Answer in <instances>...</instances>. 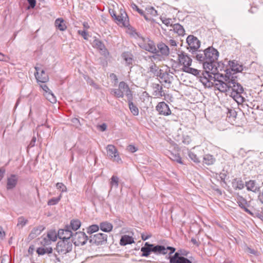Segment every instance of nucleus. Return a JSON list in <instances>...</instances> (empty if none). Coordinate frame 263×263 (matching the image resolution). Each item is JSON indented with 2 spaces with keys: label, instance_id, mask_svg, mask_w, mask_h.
Returning a JSON list of instances; mask_svg holds the SVG:
<instances>
[{
  "label": "nucleus",
  "instance_id": "nucleus-1",
  "mask_svg": "<svg viewBox=\"0 0 263 263\" xmlns=\"http://www.w3.org/2000/svg\"><path fill=\"white\" fill-rule=\"evenodd\" d=\"M228 71L229 69L226 70V74L224 76L222 74H211L213 78L212 82L213 84L212 87H214L220 92L228 94L230 88H231V85L233 84L231 81V72Z\"/></svg>",
  "mask_w": 263,
  "mask_h": 263
},
{
  "label": "nucleus",
  "instance_id": "nucleus-2",
  "mask_svg": "<svg viewBox=\"0 0 263 263\" xmlns=\"http://www.w3.org/2000/svg\"><path fill=\"white\" fill-rule=\"evenodd\" d=\"M185 68H182L181 71L192 74L196 76L200 82L207 88H211L213 85L212 80L213 79L212 76L210 72L205 70V71H200L197 69L191 68L190 67H185Z\"/></svg>",
  "mask_w": 263,
  "mask_h": 263
},
{
  "label": "nucleus",
  "instance_id": "nucleus-3",
  "mask_svg": "<svg viewBox=\"0 0 263 263\" xmlns=\"http://www.w3.org/2000/svg\"><path fill=\"white\" fill-rule=\"evenodd\" d=\"M205 54L206 62L203 64V68L208 70L211 74H214L217 69L216 61L219 57V52L212 47H209L205 49Z\"/></svg>",
  "mask_w": 263,
  "mask_h": 263
},
{
  "label": "nucleus",
  "instance_id": "nucleus-4",
  "mask_svg": "<svg viewBox=\"0 0 263 263\" xmlns=\"http://www.w3.org/2000/svg\"><path fill=\"white\" fill-rule=\"evenodd\" d=\"M190 254L189 251L179 249L173 256H170L166 258L169 259L170 263H190L192 261L185 257Z\"/></svg>",
  "mask_w": 263,
  "mask_h": 263
},
{
  "label": "nucleus",
  "instance_id": "nucleus-5",
  "mask_svg": "<svg viewBox=\"0 0 263 263\" xmlns=\"http://www.w3.org/2000/svg\"><path fill=\"white\" fill-rule=\"evenodd\" d=\"M73 241L71 239L60 240L58 241L55 250L59 255H65L72 250Z\"/></svg>",
  "mask_w": 263,
  "mask_h": 263
},
{
  "label": "nucleus",
  "instance_id": "nucleus-6",
  "mask_svg": "<svg viewBox=\"0 0 263 263\" xmlns=\"http://www.w3.org/2000/svg\"><path fill=\"white\" fill-rule=\"evenodd\" d=\"M36 251L39 256L47 254L54 262L61 261V259L58 256V255L55 253H53V249L50 246H42L37 248Z\"/></svg>",
  "mask_w": 263,
  "mask_h": 263
},
{
  "label": "nucleus",
  "instance_id": "nucleus-7",
  "mask_svg": "<svg viewBox=\"0 0 263 263\" xmlns=\"http://www.w3.org/2000/svg\"><path fill=\"white\" fill-rule=\"evenodd\" d=\"M157 51L153 56L154 59L160 60V57H166L170 54V48L165 44L161 42L157 44Z\"/></svg>",
  "mask_w": 263,
  "mask_h": 263
},
{
  "label": "nucleus",
  "instance_id": "nucleus-8",
  "mask_svg": "<svg viewBox=\"0 0 263 263\" xmlns=\"http://www.w3.org/2000/svg\"><path fill=\"white\" fill-rule=\"evenodd\" d=\"M106 149L107 156L110 160L119 164L122 163V161L119 156L118 151L114 145H108Z\"/></svg>",
  "mask_w": 263,
  "mask_h": 263
},
{
  "label": "nucleus",
  "instance_id": "nucleus-9",
  "mask_svg": "<svg viewBox=\"0 0 263 263\" xmlns=\"http://www.w3.org/2000/svg\"><path fill=\"white\" fill-rule=\"evenodd\" d=\"M178 55V65L182 66V68L185 67H190L192 65V59L189 55L183 51H178L177 52Z\"/></svg>",
  "mask_w": 263,
  "mask_h": 263
},
{
  "label": "nucleus",
  "instance_id": "nucleus-10",
  "mask_svg": "<svg viewBox=\"0 0 263 263\" xmlns=\"http://www.w3.org/2000/svg\"><path fill=\"white\" fill-rule=\"evenodd\" d=\"M111 16L116 21L117 24L124 27H127L129 25L128 17L124 10L121 9L118 14L113 13V15L111 14Z\"/></svg>",
  "mask_w": 263,
  "mask_h": 263
},
{
  "label": "nucleus",
  "instance_id": "nucleus-11",
  "mask_svg": "<svg viewBox=\"0 0 263 263\" xmlns=\"http://www.w3.org/2000/svg\"><path fill=\"white\" fill-rule=\"evenodd\" d=\"M71 240L76 246H83L86 243L88 237L84 232H78L73 234Z\"/></svg>",
  "mask_w": 263,
  "mask_h": 263
},
{
  "label": "nucleus",
  "instance_id": "nucleus-12",
  "mask_svg": "<svg viewBox=\"0 0 263 263\" xmlns=\"http://www.w3.org/2000/svg\"><path fill=\"white\" fill-rule=\"evenodd\" d=\"M186 43L188 44L189 48L190 49V51H191L192 53L196 51L200 46V41L197 37L193 35H190L187 36Z\"/></svg>",
  "mask_w": 263,
  "mask_h": 263
},
{
  "label": "nucleus",
  "instance_id": "nucleus-13",
  "mask_svg": "<svg viewBox=\"0 0 263 263\" xmlns=\"http://www.w3.org/2000/svg\"><path fill=\"white\" fill-rule=\"evenodd\" d=\"M90 242L97 245H102L107 241V235L104 233H97L90 236Z\"/></svg>",
  "mask_w": 263,
  "mask_h": 263
},
{
  "label": "nucleus",
  "instance_id": "nucleus-14",
  "mask_svg": "<svg viewBox=\"0 0 263 263\" xmlns=\"http://www.w3.org/2000/svg\"><path fill=\"white\" fill-rule=\"evenodd\" d=\"M156 109L160 115L167 116L172 114L168 105L164 102H159L156 106Z\"/></svg>",
  "mask_w": 263,
  "mask_h": 263
},
{
  "label": "nucleus",
  "instance_id": "nucleus-15",
  "mask_svg": "<svg viewBox=\"0 0 263 263\" xmlns=\"http://www.w3.org/2000/svg\"><path fill=\"white\" fill-rule=\"evenodd\" d=\"M58 236L60 240L71 239L73 233L66 226L63 229H60L58 232Z\"/></svg>",
  "mask_w": 263,
  "mask_h": 263
},
{
  "label": "nucleus",
  "instance_id": "nucleus-16",
  "mask_svg": "<svg viewBox=\"0 0 263 263\" xmlns=\"http://www.w3.org/2000/svg\"><path fill=\"white\" fill-rule=\"evenodd\" d=\"M236 198V202L238 204L239 207L243 209L248 214L251 216H253V213L246 207V205L248 204L247 200L239 194H237Z\"/></svg>",
  "mask_w": 263,
  "mask_h": 263
},
{
  "label": "nucleus",
  "instance_id": "nucleus-17",
  "mask_svg": "<svg viewBox=\"0 0 263 263\" xmlns=\"http://www.w3.org/2000/svg\"><path fill=\"white\" fill-rule=\"evenodd\" d=\"M229 65L230 69H228V72L230 71L232 76H233L235 72H239L243 70L242 65L239 64L237 61L234 60L230 61L229 62Z\"/></svg>",
  "mask_w": 263,
  "mask_h": 263
},
{
  "label": "nucleus",
  "instance_id": "nucleus-18",
  "mask_svg": "<svg viewBox=\"0 0 263 263\" xmlns=\"http://www.w3.org/2000/svg\"><path fill=\"white\" fill-rule=\"evenodd\" d=\"M35 69L36 71L34 73V76L37 81L42 83L46 82L48 80V76L45 73V71L42 70L41 73H40L39 71L40 69L39 67H35Z\"/></svg>",
  "mask_w": 263,
  "mask_h": 263
},
{
  "label": "nucleus",
  "instance_id": "nucleus-19",
  "mask_svg": "<svg viewBox=\"0 0 263 263\" xmlns=\"http://www.w3.org/2000/svg\"><path fill=\"white\" fill-rule=\"evenodd\" d=\"M17 181V176L14 174H11L7 178V189L11 190L14 189L16 186Z\"/></svg>",
  "mask_w": 263,
  "mask_h": 263
},
{
  "label": "nucleus",
  "instance_id": "nucleus-20",
  "mask_svg": "<svg viewBox=\"0 0 263 263\" xmlns=\"http://www.w3.org/2000/svg\"><path fill=\"white\" fill-rule=\"evenodd\" d=\"M243 91V89L240 88L239 90L237 89V92H231V94L230 95L238 104H241L245 100V99L241 96Z\"/></svg>",
  "mask_w": 263,
  "mask_h": 263
},
{
  "label": "nucleus",
  "instance_id": "nucleus-21",
  "mask_svg": "<svg viewBox=\"0 0 263 263\" xmlns=\"http://www.w3.org/2000/svg\"><path fill=\"white\" fill-rule=\"evenodd\" d=\"M119 88H122L123 91L126 92L125 95L127 99L128 103L133 102L132 92L128 86L124 82H121L119 83Z\"/></svg>",
  "mask_w": 263,
  "mask_h": 263
},
{
  "label": "nucleus",
  "instance_id": "nucleus-22",
  "mask_svg": "<svg viewBox=\"0 0 263 263\" xmlns=\"http://www.w3.org/2000/svg\"><path fill=\"white\" fill-rule=\"evenodd\" d=\"M235 78H236V77L231 76V81H232L233 84L231 85V88H230V91L228 94L231 95V92H237V89L239 90L240 88L243 89V87L235 80Z\"/></svg>",
  "mask_w": 263,
  "mask_h": 263
},
{
  "label": "nucleus",
  "instance_id": "nucleus-23",
  "mask_svg": "<svg viewBox=\"0 0 263 263\" xmlns=\"http://www.w3.org/2000/svg\"><path fill=\"white\" fill-rule=\"evenodd\" d=\"M165 83L171 84L174 78L173 77L167 72H163L162 70L158 76Z\"/></svg>",
  "mask_w": 263,
  "mask_h": 263
},
{
  "label": "nucleus",
  "instance_id": "nucleus-24",
  "mask_svg": "<svg viewBox=\"0 0 263 263\" xmlns=\"http://www.w3.org/2000/svg\"><path fill=\"white\" fill-rule=\"evenodd\" d=\"M245 186L247 187V190L249 191L257 193L259 191V187L256 185V183L255 180H250L246 182Z\"/></svg>",
  "mask_w": 263,
  "mask_h": 263
},
{
  "label": "nucleus",
  "instance_id": "nucleus-25",
  "mask_svg": "<svg viewBox=\"0 0 263 263\" xmlns=\"http://www.w3.org/2000/svg\"><path fill=\"white\" fill-rule=\"evenodd\" d=\"M44 229L45 227L43 226H39L34 228L29 234L28 238L30 239L35 238L41 234Z\"/></svg>",
  "mask_w": 263,
  "mask_h": 263
},
{
  "label": "nucleus",
  "instance_id": "nucleus-26",
  "mask_svg": "<svg viewBox=\"0 0 263 263\" xmlns=\"http://www.w3.org/2000/svg\"><path fill=\"white\" fill-rule=\"evenodd\" d=\"M152 252L156 254L159 255H165L167 254V251H166L165 247L161 245H154L152 244Z\"/></svg>",
  "mask_w": 263,
  "mask_h": 263
},
{
  "label": "nucleus",
  "instance_id": "nucleus-27",
  "mask_svg": "<svg viewBox=\"0 0 263 263\" xmlns=\"http://www.w3.org/2000/svg\"><path fill=\"white\" fill-rule=\"evenodd\" d=\"M232 185L234 190H242L244 188L245 184L240 178H236L232 180Z\"/></svg>",
  "mask_w": 263,
  "mask_h": 263
},
{
  "label": "nucleus",
  "instance_id": "nucleus-28",
  "mask_svg": "<svg viewBox=\"0 0 263 263\" xmlns=\"http://www.w3.org/2000/svg\"><path fill=\"white\" fill-rule=\"evenodd\" d=\"M152 247H153L152 244H150L148 242H145L144 246L141 248V251L142 252L141 256L144 257L148 256L151 252H152Z\"/></svg>",
  "mask_w": 263,
  "mask_h": 263
},
{
  "label": "nucleus",
  "instance_id": "nucleus-29",
  "mask_svg": "<svg viewBox=\"0 0 263 263\" xmlns=\"http://www.w3.org/2000/svg\"><path fill=\"white\" fill-rule=\"evenodd\" d=\"M153 85L154 89L153 95L156 98H160L164 96L162 87L161 85L159 84H153Z\"/></svg>",
  "mask_w": 263,
  "mask_h": 263
},
{
  "label": "nucleus",
  "instance_id": "nucleus-30",
  "mask_svg": "<svg viewBox=\"0 0 263 263\" xmlns=\"http://www.w3.org/2000/svg\"><path fill=\"white\" fill-rule=\"evenodd\" d=\"M55 26L60 31H65L67 29V26L62 18H58L55 21Z\"/></svg>",
  "mask_w": 263,
  "mask_h": 263
},
{
  "label": "nucleus",
  "instance_id": "nucleus-31",
  "mask_svg": "<svg viewBox=\"0 0 263 263\" xmlns=\"http://www.w3.org/2000/svg\"><path fill=\"white\" fill-rule=\"evenodd\" d=\"M171 27L173 29L174 31L177 33L179 35L183 36L185 34V30L182 26L177 23L171 25Z\"/></svg>",
  "mask_w": 263,
  "mask_h": 263
},
{
  "label": "nucleus",
  "instance_id": "nucleus-32",
  "mask_svg": "<svg viewBox=\"0 0 263 263\" xmlns=\"http://www.w3.org/2000/svg\"><path fill=\"white\" fill-rule=\"evenodd\" d=\"M134 242L133 238L127 235H124L122 236L120 240V245L121 246H125L128 244H132Z\"/></svg>",
  "mask_w": 263,
  "mask_h": 263
},
{
  "label": "nucleus",
  "instance_id": "nucleus-33",
  "mask_svg": "<svg viewBox=\"0 0 263 263\" xmlns=\"http://www.w3.org/2000/svg\"><path fill=\"white\" fill-rule=\"evenodd\" d=\"M100 228L101 231L105 232H109L112 231L113 228L112 224L107 221L101 222L100 224Z\"/></svg>",
  "mask_w": 263,
  "mask_h": 263
},
{
  "label": "nucleus",
  "instance_id": "nucleus-34",
  "mask_svg": "<svg viewBox=\"0 0 263 263\" xmlns=\"http://www.w3.org/2000/svg\"><path fill=\"white\" fill-rule=\"evenodd\" d=\"M81 221L78 219H72L71 220L70 225H67L66 226L71 231L77 230L81 226Z\"/></svg>",
  "mask_w": 263,
  "mask_h": 263
},
{
  "label": "nucleus",
  "instance_id": "nucleus-35",
  "mask_svg": "<svg viewBox=\"0 0 263 263\" xmlns=\"http://www.w3.org/2000/svg\"><path fill=\"white\" fill-rule=\"evenodd\" d=\"M161 71V69H159L158 66H157L155 63H153L148 68V72L151 73L154 76L158 77Z\"/></svg>",
  "mask_w": 263,
  "mask_h": 263
},
{
  "label": "nucleus",
  "instance_id": "nucleus-36",
  "mask_svg": "<svg viewBox=\"0 0 263 263\" xmlns=\"http://www.w3.org/2000/svg\"><path fill=\"white\" fill-rule=\"evenodd\" d=\"M143 48L145 50L154 54L157 51V48L156 47L154 43L151 40L148 41L147 44H146Z\"/></svg>",
  "mask_w": 263,
  "mask_h": 263
},
{
  "label": "nucleus",
  "instance_id": "nucleus-37",
  "mask_svg": "<svg viewBox=\"0 0 263 263\" xmlns=\"http://www.w3.org/2000/svg\"><path fill=\"white\" fill-rule=\"evenodd\" d=\"M168 157L173 161H176L180 164H182L183 162L181 160V158L178 153H173L171 152H168L167 154Z\"/></svg>",
  "mask_w": 263,
  "mask_h": 263
},
{
  "label": "nucleus",
  "instance_id": "nucleus-38",
  "mask_svg": "<svg viewBox=\"0 0 263 263\" xmlns=\"http://www.w3.org/2000/svg\"><path fill=\"white\" fill-rule=\"evenodd\" d=\"M122 57L127 65H132L133 59V55L129 52H123Z\"/></svg>",
  "mask_w": 263,
  "mask_h": 263
},
{
  "label": "nucleus",
  "instance_id": "nucleus-39",
  "mask_svg": "<svg viewBox=\"0 0 263 263\" xmlns=\"http://www.w3.org/2000/svg\"><path fill=\"white\" fill-rule=\"evenodd\" d=\"M119 178L118 176L113 175L111 178H110V190H111L113 187H115V189H117L119 185Z\"/></svg>",
  "mask_w": 263,
  "mask_h": 263
},
{
  "label": "nucleus",
  "instance_id": "nucleus-40",
  "mask_svg": "<svg viewBox=\"0 0 263 263\" xmlns=\"http://www.w3.org/2000/svg\"><path fill=\"white\" fill-rule=\"evenodd\" d=\"M215 162V159L212 155L208 154L204 155L203 159V163L206 165H212Z\"/></svg>",
  "mask_w": 263,
  "mask_h": 263
},
{
  "label": "nucleus",
  "instance_id": "nucleus-41",
  "mask_svg": "<svg viewBox=\"0 0 263 263\" xmlns=\"http://www.w3.org/2000/svg\"><path fill=\"white\" fill-rule=\"evenodd\" d=\"M205 57V50L203 51H199L196 54V59L197 61L202 63L203 65L204 63L206 62Z\"/></svg>",
  "mask_w": 263,
  "mask_h": 263
},
{
  "label": "nucleus",
  "instance_id": "nucleus-42",
  "mask_svg": "<svg viewBox=\"0 0 263 263\" xmlns=\"http://www.w3.org/2000/svg\"><path fill=\"white\" fill-rule=\"evenodd\" d=\"M110 93L117 98H122L124 96L123 90L122 88L112 89Z\"/></svg>",
  "mask_w": 263,
  "mask_h": 263
},
{
  "label": "nucleus",
  "instance_id": "nucleus-43",
  "mask_svg": "<svg viewBox=\"0 0 263 263\" xmlns=\"http://www.w3.org/2000/svg\"><path fill=\"white\" fill-rule=\"evenodd\" d=\"M128 106L130 109V112L134 116H138L139 114V109L134 104L133 102L128 103Z\"/></svg>",
  "mask_w": 263,
  "mask_h": 263
},
{
  "label": "nucleus",
  "instance_id": "nucleus-44",
  "mask_svg": "<svg viewBox=\"0 0 263 263\" xmlns=\"http://www.w3.org/2000/svg\"><path fill=\"white\" fill-rule=\"evenodd\" d=\"M62 197V194H60L59 197L50 199V200H48L47 204L48 205H54L57 204L58 202L60 201Z\"/></svg>",
  "mask_w": 263,
  "mask_h": 263
},
{
  "label": "nucleus",
  "instance_id": "nucleus-45",
  "mask_svg": "<svg viewBox=\"0 0 263 263\" xmlns=\"http://www.w3.org/2000/svg\"><path fill=\"white\" fill-rule=\"evenodd\" d=\"M166 43L170 46L172 50L177 51V47L178 43L174 39H170L167 41Z\"/></svg>",
  "mask_w": 263,
  "mask_h": 263
},
{
  "label": "nucleus",
  "instance_id": "nucleus-46",
  "mask_svg": "<svg viewBox=\"0 0 263 263\" xmlns=\"http://www.w3.org/2000/svg\"><path fill=\"white\" fill-rule=\"evenodd\" d=\"M45 96L52 103H55L57 101L56 97L51 91H49L48 93H45Z\"/></svg>",
  "mask_w": 263,
  "mask_h": 263
},
{
  "label": "nucleus",
  "instance_id": "nucleus-47",
  "mask_svg": "<svg viewBox=\"0 0 263 263\" xmlns=\"http://www.w3.org/2000/svg\"><path fill=\"white\" fill-rule=\"evenodd\" d=\"M84 79L86 80L87 83L89 84L90 85L92 86L96 89H100L99 86L95 83L93 80L90 78L89 77L86 76L84 77Z\"/></svg>",
  "mask_w": 263,
  "mask_h": 263
},
{
  "label": "nucleus",
  "instance_id": "nucleus-48",
  "mask_svg": "<svg viewBox=\"0 0 263 263\" xmlns=\"http://www.w3.org/2000/svg\"><path fill=\"white\" fill-rule=\"evenodd\" d=\"M96 45L97 47L102 51L104 53L107 51V50L105 48V45L104 44L100 41H96Z\"/></svg>",
  "mask_w": 263,
  "mask_h": 263
},
{
  "label": "nucleus",
  "instance_id": "nucleus-49",
  "mask_svg": "<svg viewBox=\"0 0 263 263\" xmlns=\"http://www.w3.org/2000/svg\"><path fill=\"white\" fill-rule=\"evenodd\" d=\"M100 228V226L97 224H93L89 226L87 229V233L89 234H92L93 233L97 232Z\"/></svg>",
  "mask_w": 263,
  "mask_h": 263
},
{
  "label": "nucleus",
  "instance_id": "nucleus-50",
  "mask_svg": "<svg viewBox=\"0 0 263 263\" xmlns=\"http://www.w3.org/2000/svg\"><path fill=\"white\" fill-rule=\"evenodd\" d=\"M55 186L58 190L61 192L62 194L64 192H67V189L66 186L62 182H58L56 184Z\"/></svg>",
  "mask_w": 263,
  "mask_h": 263
},
{
  "label": "nucleus",
  "instance_id": "nucleus-51",
  "mask_svg": "<svg viewBox=\"0 0 263 263\" xmlns=\"http://www.w3.org/2000/svg\"><path fill=\"white\" fill-rule=\"evenodd\" d=\"M28 220L24 217H20L18 218L17 226L23 228L27 223Z\"/></svg>",
  "mask_w": 263,
  "mask_h": 263
},
{
  "label": "nucleus",
  "instance_id": "nucleus-52",
  "mask_svg": "<svg viewBox=\"0 0 263 263\" xmlns=\"http://www.w3.org/2000/svg\"><path fill=\"white\" fill-rule=\"evenodd\" d=\"M47 237L50 241H55L57 239V234L54 231L49 232L47 234Z\"/></svg>",
  "mask_w": 263,
  "mask_h": 263
},
{
  "label": "nucleus",
  "instance_id": "nucleus-53",
  "mask_svg": "<svg viewBox=\"0 0 263 263\" xmlns=\"http://www.w3.org/2000/svg\"><path fill=\"white\" fill-rule=\"evenodd\" d=\"M146 10L147 14H151L153 16H156L158 15L157 10H156L153 7H147L146 8Z\"/></svg>",
  "mask_w": 263,
  "mask_h": 263
},
{
  "label": "nucleus",
  "instance_id": "nucleus-54",
  "mask_svg": "<svg viewBox=\"0 0 263 263\" xmlns=\"http://www.w3.org/2000/svg\"><path fill=\"white\" fill-rule=\"evenodd\" d=\"M188 155L189 157L195 162H199L200 160L197 157L196 155H195L193 152L189 151L188 153Z\"/></svg>",
  "mask_w": 263,
  "mask_h": 263
},
{
  "label": "nucleus",
  "instance_id": "nucleus-55",
  "mask_svg": "<svg viewBox=\"0 0 263 263\" xmlns=\"http://www.w3.org/2000/svg\"><path fill=\"white\" fill-rule=\"evenodd\" d=\"M51 241L47 237H44L41 241L42 246H49Z\"/></svg>",
  "mask_w": 263,
  "mask_h": 263
},
{
  "label": "nucleus",
  "instance_id": "nucleus-56",
  "mask_svg": "<svg viewBox=\"0 0 263 263\" xmlns=\"http://www.w3.org/2000/svg\"><path fill=\"white\" fill-rule=\"evenodd\" d=\"M160 19L162 21V23L164 24H165L166 26H171V25H172V24H171V22L172 21L171 18L161 17Z\"/></svg>",
  "mask_w": 263,
  "mask_h": 263
},
{
  "label": "nucleus",
  "instance_id": "nucleus-57",
  "mask_svg": "<svg viewBox=\"0 0 263 263\" xmlns=\"http://www.w3.org/2000/svg\"><path fill=\"white\" fill-rule=\"evenodd\" d=\"M133 9L136 10V11L141 15H144V11L140 9L135 4H132L131 5Z\"/></svg>",
  "mask_w": 263,
  "mask_h": 263
},
{
  "label": "nucleus",
  "instance_id": "nucleus-58",
  "mask_svg": "<svg viewBox=\"0 0 263 263\" xmlns=\"http://www.w3.org/2000/svg\"><path fill=\"white\" fill-rule=\"evenodd\" d=\"M78 33L79 34L82 35L85 40L87 39L88 33L85 30H79L78 31Z\"/></svg>",
  "mask_w": 263,
  "mask_h": 263
},
{
  "label": "nucleus",
  "instance_id": "nucleus-59",
  "mask_svg": "<svg viewBox=\"0 0 263 263\" xmlns=\"http://www.w3.org/2000/svg\"><path fill=\"white\" fill-rule=\"evenodd\" d=\"M237 115L236 112L232 109H229L228 112V116L229 117H236Z\"/></svg>",
  "mask_w": 263,
  "mask_h": 263
},
{
  "label": "nucleus",
  "instance_id": "nucleus-60",
  "mask_svg": "<svg viewBox=\"0 0 263 263\" xmlns=\"http://www.w3.org/2000/svg\"><path fill=\"white\" fill-rule=\"evenodd\" d=\"M246 252L249 254L256 255L257 251H256L254 249H251L250 247H247L246 249Z\"/></svg>",
  "mask_w": 263,
  "mask_h": 263
},
{
  "label": "nucleus",
  "instance_id": "nucleus-61",
  "mask_svg": "<svg viewBox=\"0 0 263 263\" xmlns=\"http://www.w3.org/2000/svg\"><path fill=\"white\" fill-rule=\"evenodd\" d=\"M165 249H166V251L167 252V250H169L170 251V252H169L168 253V255L170 256H172V254L176 252L175 251H176V248H174V247H167L166 248H165Z\"/></svg>",
  "mask_w": 263,
  "mask_h": 263
},
{
  "label": "nucleus",
  "instance_id": "nucleus-62",
  "mask_svg": "<svg viewBox=\"0 0 263 263\" xmlns=\"http://www.w3.org/2000/svg\"><path fill=\"white\" fill-rule=\"evenodd\" d=\"M191 141V139L189 136H186L185 137H183L182 143H183L184 144L188 145L190 143Z\"/></svg>",
  "mask_w": 263,
  "mask_h": 263
},
{
  "label": "nucleus",
  "instance_id": "nucleus-63",
  "mask_svg": "<svg viewBox=\"0 0 263 263\" xmlns=\"http://www.w3.org/2000/svg\"><path fill=\"white\" fill-rule=\"evenodd\" d=\"M127 149L131 153H134L137 151V148L133 145H129L127 147Z\"/></svg>",
  "mask_w": 263,
  "mask_h": 263
},
{
  "label": "nucleus",
  "instance_id": "nucleus-64",
  "mask_svg": "<svg viewBox=\"0 0 263 263\" xmlns=\"http://www.w3.org/2000/svg\"><path fill=\"white\" fill-rule=\"evenodd\" d=\"M98 128L102 132L105 131L107 129V125L105 123H103L99 125Z\"/></svg>",
  "mask_w": 263,
  "mask_h": 263
}]
</instances>
